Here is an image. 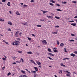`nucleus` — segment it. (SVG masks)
Segmentation results:
<instances>
[{
  "label": "nucleus",
  "mask_w": 77,
  "mask_h": 77,
  "mask_svg": "<svg viewBox=\"0 0 77 77\" xmlns=\"http://www.w3.org/2000/svg\"><path fill=\"white\" fill-rule=\"evenodd\" d=\"M19 32H20V31H17L16 32L15 34V36L16 37H18V33H19Z\"/></svg>",
  "instance_id": "1"
},
{
  "label": "nucleus",
  "mask_w": 77,
  "mask_h": 77,
  "mask_svg": "<svg viewBox=\"0 0 77 77\" xmlns=\"http://www.w3.org/2000/svg\"><path fill=\"white\" fill-rule=\"evenodd\" d=\"M12 45H19L17 43V42H13L12 44Z\"/></svg>",
  "instance_id": "2"
},
{
  "label": "nucleus",
  "mask_w": 77,
  "mask_h": 77,
  "mask_svg": "<svg viewBox=\"0 0 77 77\" xmlns=\"http://www.w3.org/2000/svg\"><path fill=\"white\" fill-rule=\"evenodd\" d=\"M42 43H45V44H47V42H46V41L43 40V41H42Z\"/></svg>",
  "instance_id": "3"
},
{
  "label": "nucleus",
  "mask_w": 77,
  "mask_h": 77,
  "mask_svg": "<svg viewBox=\"0 0 77 77\" xmlns=\"http://www.w3.org/2000/svg\"><path fill=\"white\" fill-rule=\"evenodd\" d=\"M36 63H37L38 65H41V62H39V61H37L36 62Z\"/></svg>",
  "instance_id": "4"
},
{
  "label": "nucleus",
  "mask_w": 77,
  "mask_h": 77,
  "mask_svg": "<svg viewBox=\"0 0 77 77\" xmlns=\"http://www.w3.org/2000/svg\"><path fill=\"white\" fill-rule=\"evenodd\" d=\"M41 11H42L43 12L44 14H45L46 13H47V12H48V11H43L42 10H41Z\"/></svg>",
  "instance_id": "5"
},
{
  "label": "nucleus",
  "mask_w": 77,
  "mask_h": 77,
  "mask_svg": "<svg viewBox=\"0 0 77 77\" xmlns=\"http://www.w3.org/2000/svg\"><path fill=\"white\" fill-rule=\"evenodd\" d=\"M70 56H72L73 57H75V55L74 54L72 53L70 54Z\"/></svg>",
  "instance_id": "6"
},
{
  "label": "nucleus",
  "mask_w": 77,
  "mask_h": 77,
  "mask_svg": "<svg viewBox=\"0 0 77 77\" xmlns=\"http://www.w3.org/2000/svg\"><path fill=\"white\" fill-rule=\"evenodd\" d=\"M34 68L36 71H38V69L37 67H34Z\"/></svg>",
  "instance_id": "7"
},
{
  "label": "nucleus",
  "mask_w": 77,
  "mask_h": 77,
  "mask_svg": "<svg viewBox=\"0 0 77 77\" xmlns=\"http://www.w3.org/2000/svg\"><path fill=\"white\" fill-rule=\"evenodd\" d=\"M76 24H77L76 23H71V25H72V26H75V25H76Z\"/></svg>",
  "instance_id": "8"
},
{
  "label": "nucleus",
  "mask_w": 77,
  "mask_h": 77,
  "mask_svg": "<svg viewBox=\"0 0 77 77\" xmlns=\"http://www.w3.org/2000/svg\"><path fill=\"white\" fill-rule=\"evenodd\" d=\"M8 23L9 24H10V25H11V26H12V23L11 22H8Z\"/></svg>",
  "instance_id": "9"
},
{
  "label": "nucleus",
  "mask_w": 77,
  "mask_h": 77,
  "mask_svg": "<svg viewBox=\"0 0 77 77\" xmlns=\"http://www.w3.org/2000/svg\"><path fill=\"white\" fill-rule=\"evenodd\" d=\"M16 14H17V15H20V13H19V12H18V11L16 12Z\"/></svg>",
  "instance_id": "10"
},
{
  "label": "nucleus",
  "mask_w": 77,
  "mask_h": 77,
  "mask_svg": "<svg viewBox=\"0 0 77 77\" xmlns=\"http://www.w3.org/2000/svg\"><path fill=\"white\" fill-rule=\"evenodd\" d=\"M48 51H49V52H52L51 49L49 48H48Z\"/></svg>",
  "instance_id": "11"
},
{
  "label": "nucleus",
  "mask_w": 77,
  "mask_h": 77,
  "mask_svg": "<svg viewBox=\"0 0 77 77\" xmlns=\"http://www.w3.org/2000/svg\"><path fill=\"white\" fill-rule=\"evenodd\" d=\"M47 17L48 18H51L52 19L53 18V17H52L51 16H47Z\"/></svg>",
  "instance_id": "12"
},
{
  "label": "nucleus",
  "mask_w": 77,
  "mask_h": 77,
  "mask_svg": "<svg viewBox=\"0 0 77 77\" xmlns=\"http://www.w3.org/2000/svg\"><path fill=\"white\" fill-rule=\"evenodd\" d=\"M66 71V72L67 74H71V73L69 72H68V71L67 70V71Z\"/></svg>",
  "instance_id": "13"
},
{
  "label": "nucleus",
  "mask_w": 77,
  "mask_h": 77,
  "mask_svg": "<svg viewBox=\"0 0 77 77\" xmlns=\"http://www.w3.org/2000/svg\"><path fill=\"white\" fill-rule=\"evenodd\" d=\"M3 42H5V44H8V45H9V44H8V42H5V40H3Z\"/></svg>",
  "instance_id": "14"
},
{
  "label": "nucleus",
  "mask_w": 77,
  "mask_h": 77,
  "mask_svg": "<svg viewBox=\"0 0 77 77\" xmlns=\"http://www.w3.org/2000/svg\"><path fill=\"white\" fill-rule=\"evenodd\" d=\"M63 45H64V44L63 43H61L60 45V46L61 47H63Z\"/></svg>",
  "instance_id": "15"
},
{
  "label": "nucleus",
  "mask_w": 77,
  "mask_h": 77,
  "mask_svg": "<svg viewBox=\"0 0 77 77\" xmlns=\"http://www.w3.org/2000/svg\"><path fill=\"white\" fill-rule=\"evenodd\" d=\"M10 4H11V2H8L7 4L8 6H10Z\"/></svg>",
  "instance_id": "16"
},
{
  "label": "nucleus",
  "mask_w": 77,
  "mask_h": 77,
  "mask_svg": "<svg viewBox=\"0 0 77 77\" xmlns=\"http://www.w3.org/2000/svg\"><path fill=\"white\" fill-rule=\"evenodd\" d=\"M55 18H57V19H60V17H58L57 16H55Z\"/></svg>",
  "instance_id": "17"
},
{
  "label": "nucleus",
  "mask_w": 77,
  "mask_h": 77,
  "mask_svg": "<svg viewBox=\"0 0 77 77\" xmlns=\"http://www.w3.org/2000/svg\"><path fill=\"white\" fill-rule=\"evenodd\" d=\"M57 11H59L60 12H62V10L60 9H57Z\"/></svg>",
  "instance_id": "18"
},
{
  "label": "nucleus",
  "mask_w": 77,
  "mask_h": 77,
  "mask_svg": "<svg viewBox=\"0 0 77 77\" xmlns=\"http://www.w3.org/2000/svg\"><path fill=\"white\" fill-rule=\"evenodd\" d=\"M36 26L37 27H42V26L41 25H37Z\"/></svg>",
  "instance_id": "19"
},
{
  "label": "nucleus",
  "mask_w": 77,
  "mask_h": 77,
  "mask_svg": "<svg viewBox=\"0 0 77 77\" xmlns=\"http://www.w3.org/2000/svg\"><path fill=\"white\" fill-rule=\"evenodd\" d=\"M51 2V3H55V2L53 1V0H51L50 1Z\"/></svg>",
  "instance_id": "20"
},
{
  "label": "nucleus",
  "mask_w": 77,
  "mask_h": 77,
  "mask_svg": "<svg viewBox=\"0 0 77 77\" xmlns=\"http://www.w3.org/2000/svg\"><path fill=\"white\" fill-rule=\"evenodd\" d=\"M21 72H22L23 73H24V74H26V72H25V71H24L22 70L21 71Z\"/></svg>",
  "instance_id": "21"
},
{
  "label": "nucleus",
  "mask_w": 77,
  "mask_h": 77,
  "mask_svg": "<svg viewBox=\"0 0 77 77\" xmlns=\"http://www.w3.org/2000/svg\"><path fill=\"white\" fill-rule=\"evenodd\" d=\"M27 54H32V52L31 51L27 52Z\"/></svg>",
  "instance_id": "22"
},
{
  "label": "nucleus",
  "mask_w": 77,
  "mask_h": 77,
  "mask_svg": "<svg viewBox=\"0 0 77 77\" xmlns=\"http://www.w3.org/2000/svg\"><path fill=\"white\" fill-rule=\"evenodd\" d=\"M66 59H69V58H63V60H66Z\"/></svg>",
  "instance_id": "23"
},
{
  "label": "nucleus",
  "mask_w": 77,
  "mask_h": 77,
  "mask_svg": "<svg viewBox=\"0 0 77 77\" xmlns=\"http://www.w3.org/2000/svg\"><path fill=\"white\" fill-rule=\"evenodd\" d=\"M36 75H37V74H36V73L34 74V77H36Z\"/></svg>",
  "instance_id": "24"
},
{
  "label": "nucleus",
  "mask_w": 77,
  "mask_h": 77,
  "mask_svg": "<svg viewBox=\"0 0 77 77\" xmlns=\"http://www.w3.org/2000/svg\"><path fill=\"white\" fill-rule=\"evenodd\" d=\"M54 52L55 53H56V52H58V51H57V50H55L54 51Z\"/></svg>",
  "instance_id": "25"
},
{
  "label": "nucleus",
  "mask_w": 77,
  "mask_h": 77,
  "mask_svg": "<svg viewBox=\"0 0 77 77\" xmlns=\"http://www.w3.org/2000/svg\"><path fill=\"white\" fill-rule=\"evenodd\" d=\"M47 58H48L49 59H50V60H52V58L49 57H47Z\"/></svg>",
  "instance_id": "26"
},
{
  "label": "nucleus",
  "mask_w": 77,
  "mask_h": 77,
  "mask_svg": "<svg viewBox=\"0 0 77 77\" xmlns=\"http://www.w3.org/2000/svg\"><path fill=\"white\" fill-rule=\"evenodd\" d=\"M27 5H24L23 6V8H25V7H27Z\"/></svg>",
  "instance_id": "27"
},
{
  "label": "nucleus",
  "mask_w": 77,
  "mask_h": 77,
  "mask_svg": "<svg viewBox=\"0 0 77 77\" xmlns=\"http://www.w3.org/2000/svg\"><path fill=\"white\" fill-rule=\"evenodd\" d=\"M11 72H9L7 75L8 76H9V75H11Z\"/></svg>",
  "instance_id": "28"
},
{
  "label": "nucleus",
  "mask_w": 77,
  "mask_h": 77,
  "mask_svg": "<svg viewBox=\"0 0 77 77\" xmlns=\"http://www.w3.org/2000/svg\"><path fill=\"white\" fill-rule=\"evenodd\" d=\"M23 24V25H25V26H27V23H22Z\"/></svg>",
  "instance_id": "29"
},
{
  "label": "nucleus",
  "mask_w": 77,
  "mask_h": 77,
  "mask_svg": "<svg viewBox=\"0 0 77 77\" xmlns=\"http://www.w3.org/2000/svg\"><path fill=\"white\" fill-rule=\"evenodd\" d=\"M32 71L31 72L32 73H35L36 72L35 71Z\"/></svg>",
  "instance_id": "30"
},
{
  "label": "nucleus",
  "mask_w": 77,
  "mask_h": 77,
  "mask_svg": "<svg viewBox=\"0 0 77 77\" xmlns=\"http://www.w3.org/2000/svg\"><path fill=\"white\" fill-rule=\"evenodd\" d=\"M0 21H2V22L4 21V20H3L2 19H0Z\"/></svg>",
  "instance_id": "31"
},
{
  "label": "nucleus",
  "mask_w": 77,
  "mask_h": 77,
  "mask_svg": "<svg viewBox=\"0 0 77 77\" xmlns=\"http://www.w3.org/2000/svg\"><path fill=\"white\" fill-rule=\"evenodd\" d=\"M64 49L65 52H67V51L66 50V48H65Z\"/></svg>",
  "instance_id": "32"
},
{
  "label": "nucleus",
  "mask_w": 77,
  "mask_h": 77,
  "mask_svg": "<svg viewBox=\"0 0 77 77\" xmlns=\"http://www.w3.org/2000/svg\"><path fill=\"white\" fill-rule=\"evenodd\" d=\"M62 3H63V4H66V3L67 2H63Z\"/></svg>",
  "instance_id": "33"
},
{
  "label": "nucleus",
  "mask_w": 77,
  "mask_h": 77,
  "mask_svg": "<svg viewBox=\"0 0 77 77\" xmlns=\"http://www.w3.org/2000/svg\"><path fill=\"white\" fill-rule=\"evenodd\" d=\"M27 38L29 41H31V38H29V37H27Z\"/></svg>",
  "instance_id": "34"
},
{
  "label": "nucleus",
  "mask_w": 77,
  "mask_h": 77,
  "mask_svg": "<svg viewBox=\"0 0 77 77\" xmlns=\"http://www.w3.org/2000/svg\"><path fill=\"white\" fill-rule=\"evenodd\" d=\"M69 41H70V42H74V40H69Z\"/></svg>",
  "instance_id": "35"
},
{
  "label": "nucleus",
  "mask_w": 77,
  "mask_h": 77,
  "mask_svg": "<svg viewBox=\"0 0 77 77\" xmlns=\"http://www.w3.org/2000/svg\"><path fill=\"white\" fill-rule=\"evenodd\" d=\"M16 58H17V57H14L13 59V60H15V59H16Z\"/></svg>",
  "instance_id": "36"
},
{
  "label": "nucleus",
  "mask_w": 77,
  "mask_h": 77,
  "mask_svg": "<svg viewBox=\"0 0 77 77\" xmlns=\"http://www.w3.org/2000/svg\"><path fill=\"white\" fill-rule=\"evenodd\" d=\"M57 45H59V42L58 41H57Z\"/></svg>",
  "instance_id": "37"
},
{
  "label": "nucleus",
  "mask_w": 77,
  "mask_h": 77,
  "mask_svg": "<svg viewBox=\"0 0 77 77\" xmlns=\"http://www.w3.org/2000/svg\"><path fill=\"white\" fill-rule=\"evenodd\" d=\"M73 3H75V4L76 3H77V2L76 1H72Z\"/></svg>",
  "instance_id": "38"
},
{
  "label": "nucleus",
  "mask_w": 77,
  "mask_h": 77,
  "mask_svg": "<svg viewBox=\"0 0 77 77\" xmlns=\"http://www.w3.org/2000/svg\"><path fill=\"white\" fill-rule=\"evenodd\" d=\"M49 5H51V6H54V5H53V4H52V3H50Z\"/></svg>",
  "instance_id": "39"
},
{
  "label": "nucleus",
  "mask_w": 77,
  "mask_h": 77,
  "mask_svg": "<svg viewBox=\"0 0 77 77\" xmlns=\"http://www.w3.org/2000/svg\"><path fill=\"white\" fill-rule=\"evenodd\" d=\"M66 76L67 77H70V75L69 74H66Z\"/></svg>",
  "instance_id": "40"
},
{
  "label": "nucleus",
  "mask_w": 77,
  "mask_h": 77,
  "mask_svg": "<svg viewBox=\"0 0 77 77\" xmlns=\"http://www.w3.org/2000/svg\"><path fill=\"white\" fill-rule=\"evenodd\" d=\"M55 28H58V27H59V26H55Z\"/></svg>",
  "instance_id": "41"
},
{
  "label": "nucleus",
  "mask_w": 77,
  "mask_h": 77,
  "mask_svg": "<svg viewBox=\"0 0 77 77\" xmlns=\"http://www.w3.org/2000/svg\"><path fill=\"white\" fill-rule=\"evenodd\" d=\"M32 35L33 36H34V37H35L36 36V35L33 34H32Z\"/></svg>",
  "instance_id": "42"
},
{
  "label": "nucleus",
  "mask_w": 77,
  "mask_h": 77,
  "mask_svg": "<svg viewBox=\"0 0 77 77\" xmlns=\"http://www.w3.org/2000/svg\"><path fill=\"white\" fill-rule=\"evenodd\" d=\"M21 35H22V33L20 32L19 33V35L21 36Z\"/></svg>",
  "instance_id": "43"
},
{
  "label": "nucleus",
  "mask_w": 77,
  "mask_h": 77,
  "mask_svg": "<svg viewBox=\"0 0 77 77\" xmlns=\"http://www.w3.org/2000/svg\"><path fill=\"white\" fill-rule=\"evenodd\" d=\"M30 2L31 3H33V2H34V0H32L31 1H30Z\"/></svg>",
  "instance_id": "44"
},
{
  "label": "nucleus",
  "mask_w": 77,
  "mask_h": 77,
  "mask_svg": "<svg viewBox=\"0 0 77 77\" xmlns=\"http://www.w3.org/2000/svg\"><path fill=\"white\" fill-rule=\"evenodd\" d=\"M18 53H22V51H17Z\"/></svg>",
  "instance_id": "45"
},
{
  "label": "nucleus",
  "mask_w": 77,
  "mask_h": 77,
  "mask_svg": "<svg viewBox=\"0 0 77 77\" xmlns=\"http://www.w3.org/2000/svg\"><path fill=\"white\" fill-rule=\"evenodd\" d=\"M2 2H6V0H2Z\"/></svg>",
  "instance_id": "46"
},
{
  "label": "nucleus",
  "mask_w": 77,
  "mask_h": 77,
  "mask_svg": "<svg viewBox=\"0 0 77 77\" xmlns=\"http://www.w3.org/2000/svg\"><path fill=\"white\" fill-rule=\"evenodd\" d=\"M2 59L3 60H6V58H3Z\"/></svg>",
  "instance_id": "47"
},
{
  "label": "nucleus",
  "mask_w": 77,
  "mask_h": 77,
  "mask_svg": "<svg viewBox=\"0 0 77 77\" xmlns=\"http://www.w3.org/2000/svg\"><path fill=\"white\" fill-rule=\"evenodd\" d=\"M48 55H51L52 54L50 53H48Z\"/></svg>",
  "instance_id": "48"
},
{
  "label": "nucleus",
  "mask_w": 77,
  "mask_h": 77,
  "mask_svg": "<svg viewBox=\"0 0 77 77\" xmlns=\"http://www.w3.org/2000/svg\"><path fill=\"white\" fill-rule=\"evenodd\" d=\"M5 66H4L2 67V69H3V70H4L5 69Z\"/></svg>",
  "instance_id": "49"
},
{
  "label": "nucleus",
  "mask_w": 77,
  "mask_h": 77,
  "mask_svg": "<svg viewBox=\"0 0 77 77\" xmlns=\"http://www.w3.org/2000/svg\"><path fill=\"white\" fill-rule=\"evenodd\" d=\"M21 61L22 62H24V60H23V58H21Z\"/></svg>",
  "instance_id": "50"
},
{
  "label": "nucleus",
  "mask_w": 77,
  "mask_h": 77,
  "mask_svg": "<svg viewBox=\"0 0 77 77\" xmlns=\"http://www.w3.org/2000/svg\"><path fill=\"white\" fill-rule=\"evenodd\" d=\"M15 42H16V43L17 42V43H20V42L18 41H15Z\"/></svg>",
  "instance_id": "51"
},
{
  "label": "nucleus",
  "mask_w": 77,
  "mask_h": 77,
  "mask_svg": "<svg viewBox=\"0 0 77 77\" xmlns=\"http://www.w3.org/2000/svg\"><path fill=\"white\" fill-rule=\"evenodd\" d=\"M8 31H11V29H10V28H9L8 29Z\"/></svg>",
  "instance_id": "52"
},
{
  "label": "nucleus",
  "mask_w": 77,
  "mask_h": 77,
  "mask_svg": "<svg viewBox=\"0 0 77 77\" xmlns=\"http://www.w3.org/2000/svg\"><path fill=\"white\" fill-rule=\"evenodd\" d=\"M57 5V6H60V5H59V4H56Z\"/></svg>",
  "instance_id": "53"
},
{
  "label": "nucleus",
  "mask_w": 77,
  "mask_h": 77,
  "mask_svg": "<svg viewBox=\"0 0 77 77\" xmlns=\"http://www.w3.org/2000/svg\"><path fill=\"white\" fill-rule=\"evenodd\" d=\"M60 65H61V66H63V63H61Z\"/></svg>",
  "instance_id": "54"
},
{
  "label": "nucleus",
  "mask_w": 77,
  "mask_h": 77,
  "mask_svg": "<svg viewBox=\"0 0 77 77\" xmlns=\"http://www.w3.org/2000/svg\"><path fill=\"white\" fill-rule=\"evenodd\" d=\"M71 36H74V34H71Z\"/></svg>",
  "instance_id": "55"
},
{
  "label": "nucleus",
  "mask_w": 77,
  "mask_h": 77,
  "mask_svg": "<svg viewBox=\"0 0 77 77\" xmlns=\"http://www.w3.org/2000/svg\"><path fill=\"white\" fill-rule=\"evenodd\" d=\"M69 22H74V20H72L69 21Z\"/></svg>",
  "instance_id": "56"
},
{
  "label": "nucleus",
  "mask_w": 77,
  "mask_h": 77,
  "mask_svg": "<svg viewBox=\"0 0 77 77\" xmlns=\"http://www.w3.org/2000/svg\"><path fill=\"white\" fill-rule=\"evenodd\" d=\"M55 50H57V48H53Z\"/></svg>",
  "instance_id": "57"
},
{
  "label": "nucleus",
  "mask_w": 77,
  "mask_h": 77,
  "mask_svg": "<svg viewBox=\"0 0 77 77\" xmlns=\"http://www.w3.org/2000/svg\"><path fill=\"white\" fill-rule=\"evenodd\" d=\"M13 64H14V65H15V64H16V63L15 62L13 63Z\"/></svg>",
  "instance_id": "58"
},
{
  "label": "nucleus",
  "mask_w": 77,
  "mask_h": 77,
  "mask_svg": "<svg viewBox=\"0 0 77 77\" xmlns=\"http://www.w3.org/2000/svg\"><path fill=\"white\" fill-rule=\"evenodd\" d=\"M74 53H75V54H77V51H74Z\"/></svg>",
  "instance_id": "59"
},
{
  "label": "nucleus",
  "mask_w": 77,
  "mask_h": 77,
  "mask_svg": "<svg viewBox=\"0 0 77 77\" xmlns=\"http://www.w3.org/2000/svg\"><path fill=\"white\" fill-rule=\"evenodd\" d=\"M30 61L31 62H32V63H33V62H34V61H33L32 60H31Z\"/></svg>",
  "instance_id": "60"
},
{
  "label": "nucleus",
  "mask_w": 77,
  "mask_h": 77,
  "mask_svg": "<svg viewBox=\"0 0 77 77\" xmlns=\"http://www.w3.org/2000/svg\"><path fill=\"white\" fill-rule=\"evenodd\" d=\"M74 18H77V16H75V17H74Z\"/></svg>",
  "instance_id": "61"
},
{
  "label": "nucleus",
  "mask_w": 77,
  "mask_h": 77,
  "mask_svg": "<svg viewBox=\"0 0 77 77\" xmlns=\"http://www.w3.org/2000/svg\"><path fill=\"white\" fill-rule=\"evenodd\" d=\"M61 73H62V71L61 70H60Z\"/></svg>",
  "instance_id": "62"
},
{
  "label": "nucleus",
  "mask_w": 77,
  "mask_h": 77,
  "mask_svg": "<svg viewBox=\"0 0 77 77\" xmlns=\"http://www.w3.org/2000/svg\"><path fill=\"white\" fill-rule=\"evenodd\" d=\"M21 39H20V38H17V40H18V41H20V40Z\"/></svg>",
  "instance_id": "63"
},
{
  "label": "nucleus",
  "mask_w": 77,
  "mask_h": 77,
  "mask_svg": "<svg viewBox=\"0 0 77 77\" xmlns=\"http://www.w3.org/2000/svg\"><path fill=\"white\" fill-rule=\"evenodd\" d=\"M23 76L24 77H27V76L25 75H23Z\"/></svg>",
  "instance_id": "64"
}]
</instances>
